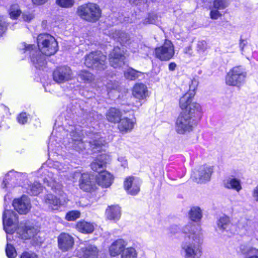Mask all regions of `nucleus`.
I'll list each match as a JSON object with an SVG mask.
<instances>
[{
    "instance_id": "obj_46",
    "label": "nucleus",
    "mask_w": 258,
    "mask_h": 258,
    "mask_svg": "<svg viewBox=\"0 0 258 258\" xmlns=\"http://www.w3.org/2000/svg\"><path fill=\"white\" fill-rule=\"evenodd\" d=\"M20 258H39L35 253L24 252L21 255Z\"/></svg>"
},
{
    "instance_id": "obj_20",
    "label": "nucleus",
    "mask_w": 258,
    "mask_h": 258,
    "mask_svg": "<svg viewBox=\"0 0 258 258\" xmlns=\"http://www.w3.org/2000/svg\"><path fill=\"white\" fill-rule=\"evenodd\" d=\"M132 95L139 100L145 99L148 95L146 86L142 83L136 84L132 89Z\"/></svg>"
},
{
    "instance_id": "obj_60",
    "label": "nucleus",
    "mask_w": 258,
    "mask_h": 258,
    "mask_svg": "<svg viewBox=\"0 0 258 258\" xmlns=\"http://www.w3.org/2000/svg\"><path fill=\"white\" fill-rule=\"evenodd\" d=\"M2 187L3 188H5L7 187V183L5 181H3V182L2 183Z\"/></svg>"
},
{
    "instance_id": "obj_2",
    "label": "nucleus",
    "mask_w": 258,
    "mask_h": 258,
    "mask_svg": "<svg viewBox=\"0 0 258 258\" xmlns=\"http://www.w3.org/2000/svg\"><path fill=\"white\" fill-rule=\"evenodd\" d=\"M185 234L181 245V253L185 258H199L202 255L203 235L201 228L192 223L184 226L182 229Z\"/></svg>"
},
{
    "instance_id": "obj_12",
    "label": "nucleus",
    "mask_w": 258,
    "mask_h": 258,
    "mask_svg": "<svg viewBox=\"0 0 258 258\" xmlns=\"http://www.w3.org/2000/svg\"><path fill=\"white\" fill-rule=\"evenodd\" d=\"M44 203L48 208L51 210H57L67 203L65 198H57L52 194L47 195L44 199Z\"/></svg>"
},
{
    "instance_id": "obj_17",
    "label": "nucleus",
    "mask_w": 258,
    "mask_h": 258,
    "mask_svg": "<svg viewBox=\"0 0 258 258\" xmlns=\"http://www.w3.org/2000/svg\"><path fill=\"white\" fill-rule=\"evenodd\" d=\"M92 178L88 173L82 174L79 180L80 188L85 192H92L94 191L97 187L92 181Z\"/></svg>"
},
{
    "instance_id": "obj_5",
    "label": "nucleus",
    "mask_w": 258,
    "mask_h": 258,
    "mask_svg": "<svg viewBox=\"0 0 258 258\" xmlns=\"http://www.w3.org/2000/svg\"><path fill=\"white\" fill-rule=\"evenodd\" d=\"M195 115L187 112H181L175 123V130L176 133L183 135L191 132L195 124Z\"/></svg>"
},
{
    "instance_id": "obj_43",
    "label": "nucleus",
    "mask_w": 258,
    "mask_h": 258,
    "mask_svg": "<svg viewBox=\"0 0 258 258\" xmlns=\"http://www.w3.org/2000/svg\"><path fill=\"white\" fill-rule=\"evenodd\" d=\"M28 115L25 112L20 113L17 117V120L20 124H23L27 122Z\"/></svg>"
},
{
    "instance_id": "obj_21",
    "label": "nucleus",
    "mask_w": 258,
    "mask_h": 258,
    "mask_svg": "<svg viewBox=\"0 0 258 258\" xmlns=\"http://www.w3.org/2000/svg\"><path fill=\"white\" fill-rule=\"evenodd\" d=\"M135 123L136 120L135 118L124 117L120 120L118 128L122 133H127L132 131Z\"/></svg>"
},
{
    "instance_id": "obj_42",
    "label": "nucleus",
    "mask_w": 258,
    "mask_h": 258,
    "mask_svg": "<svg viewBox=\"0 0 258 258\" xmlns=\"http://www.w3.org/2000/svg\"><path fill=\"white\" fill-rule=\"evenodd\" d=\"M199 85V81L197 79L194 78L189 84V89L187 93L194 92L196 94V90Z\"/></svg>"
},
{
    "instance_id": "obj_26",
    "label": "nucleus",
    "mask_w": 258,
    "mask_h": 258,
    "mask_svg": "<svg viewBox=\"0 0 258 258\" xmlns=\"http://www.w3.org/2000/svg\"><path fill=\"white\" fill-rule=\"evenodd\" d=\"M121 115L120 110L115 108H110L106 114L107 119L113 123H116L120 121Z\"/></svg>"
},
{
    "instance_id": "obj_59",
    "label": "nucleus",
    "mask_w": 258,
    "mask_h": 258,
    "mask_svg": "<svg viewBox=\"0 0 258 258\" xmlns=\"http://www.w3.org/2000/svg\"><path fill=\"white\" fill-rule=\"evenodd\" d=\"M130 3L138 5L141 0H128Z\"/></svg>"
},
{
    "instance_id": "obj_22",
    "label": "nucleus",
    "mask_w": 258,
    "mask_h": 258,
    "mask_svg": "<svg viewBox=\"0 0 258 258\" xmlns=\"http://www.w3.org/2000/svg\"><path fill=\"white\" fill-rule=\"evenodd\" d=\"M108 158L109 157L106 155L102 154L100 155L91 163V167L92 169L100 173L101 172V169H103L105 167Z\"/></svg>"
},
{
    "instance_id": "obj_1",
    "label": "nucleus",
    "mask_w": 258,
    "mask_h": 258,
    "mask_svg": "<svg viewBox=\"0 0 258 258\" xmlns=\"http://www.w3.org/2000/svg\"><path fill=\"white\" fill-rule=\"evenodd\" d=\"M39 50H35L33 45L22 44L25 51H29L31 61L36 68L40 69L46 64L45 55L54 54L58 50V44L54 37L48 34H41L37 37Z\"/></svg>"
},
{
    "instance_id": "obj_39",
    "label": "nucleus",
    "mask_w": 258,
    "mask_h": 258,
    "mask_svg": "<svg viewBox=\"0 0 258 258\" xmlns=\"http://www.w3.org/2000/svg\"><path fill=\"white\" fill-rule=\"evenodd\" d=\"M6 252L9 258H15L17 256V252L14 247L10 244H7Z\"/></svg>"
},
{
    "instance_id": "obj_32",
    "label": "nucleus",
    "mask_w": 258,
    "mask_h": 258,
    "mask_svg": "<svg viewBox=\"0 0 258 258\" xmlns=\"http://www.w3.org/2000/svg\"><path fill=\"white\" fill-rule=\"evenodd\" d=\"M137 256V251L133 247L125 248L121 253V258H136Z\"/></svg>"
},
{
    "instance_id": "obj_9",
    "label": "nucleus",
    "mask_w": 258,
    "mask_h": 258,
    "mask_svg": "<svg viewBox=\"0 0 258 258\" xmlns=\"http://www.w3.org/2000/svg\"><path fill=\"white\" fill-rule=\"evenodd\" d=\"M157 58L162 61H167L172 58L175 51L174 47L171 41L166 40L163 45L155 50Z\"/></svg>"
},
{
    "instance_id": "obj_16",
    "label": "nucleus",
    "mask_w": 258,
    "mask_h": 258,
    "mask_svg": "<svg viewBox=\"0 0 258 258\" xmlns=\"http://www.w3.org/2000/svg\"><path fill=\"white\" fill-rule=\"evenodd\" d=\"M212 171L211 167L202 166L194 171L192 176L198 182H204L210 179Z\"/></svg>"
},
{
    "instance_id": "obj_38",
    "label": "nucleus",
    "mask_w": 258,
    "mask_h": 258,
    "mask_svg": "<svg viewBox=\"0 0 258 258\" xmlns=\"http://www.w3.org/2000/svg\"><path fill=\"white\" fill-rule=\"evenodd\" d=\"M228 5L227 0H215L213 2L214 8L217 10L224 9Z\"/></svg>"
},
{
    "instance_id": "obj_58",
    "label": "nucleus",
    "mask_w": 258,
    "mask_h": 258,
    "mask_svg": "<svg viewBox=\"0 0 258 258\" xmlns=\"http://www.w3.org/2000/svg\"><path fill=\"white\" fill-rule=\"evenodd\" d=\"M56 164H55V166L58 167V170L61 171L62 172H64L66 170V169L63 168V166L61 164H60L59 163H57Z\"/></svg>"
},
{
    "instance_id": "obj_49",
    "label": "nucleus",
    "mask_w": 258,
    "mask_h": 258,
    "mask_svg": "<svg viewBox=\"0 0 258 258\" xmlns=\"http://www.w3.org/2000/svg\"><path fill=\"white\" fill-rule=\"evenodd\" d=\"M75 148L77 150H82L86 148L85 146L84 143L81 140L75 141Z\"/></svg>"
},
{
    "instance_id": "obj_25",
    "label": "nucleus",
    "mask_w": 258,
    "mask_h": 258,
    "mask_svg": "<svg viewBox=\"0 0 258 258\" xmlns=\"http://www.w3.org/2000/svg\"><path fill=\"white\" fill-rule=\"evenodd\" d=\"M98 253V250L96 246L89 245L82 248L80 251V258H96Z\"/></svg>"
},
{
    "instance_id": "obj_47",
    "label": "nucleus",
    "mask_w": 258,
    "mask_h": 258,
    "mask_svg": "<svg viewBox=\"0 0 258 258\" xmlns=\"http://www.w3.org/2000/svg\"><path fill=\"white\" fill-rule=\"evenodd\" d=\"M221 16V14L217 9H212L211 11L210 17L212 19H217Z\"/></svg>"
},
{
    "instance_id": "obj_41",
    "label": "nucleus",
    "mask_w": 258,
    "mask_h": 258,
    "mask_svg": "<svg viewBox=\"0 0 258 258\" xmlns=\"http://www.w3.org/2000/svg\"><path fill=\"white\" fill-rule=\"evenodd\" d=\"M53 175L52 172H48V177L44 178V182H47L48 185L51 186L52 189L55 188L54 186L55 180L53 177Z\"/></svg>"
},
{
    "instance_id": "obj_7",
    "label": "nucleus",
    "mask_w": 258,
    "mask_h": 258,
    "mask_svg": "<svg viewBox=\"0 0 258 258\" xmlns=\"http://www.w3.org/2000/svg\"><path fill=\"white\" fill-rule=\"evenodd\" d=\"M246 76V72L242 66L233 67L226 75V83L229 86L239 87L244 83Z\"/></svg>"
},
{
    "instance_id": "obj_50",
    "label": "nucleus",
    "mask_w": 258,
    "mask_h": 258,
    "mask_svg": "<svg viewBox=\"0 0 258 258\" xmlns=\"http://www.w3.org/2000/svg\"><path fill=\"white\" fill-rule=\"evenodd\" d=\"M247 42L246 40H241V41H240V49L242 52V53H243V54L245 52V51L244 50L245 47H246V49L249 47V46L247 45Z\"/></svg>"
},
{
    "instance_id": "obj_55",
    "label": "nucleus",
    "mask_w": 258,
    "mask_h": 258,
    "mask_svg": "<svg viewBox=\"0 0 258 258\" xmlns=\"http://www.w3.org/2000/svg\"><path fill=\"white\" fill-rule=\"evenodd\" d=\"M34 4L40 5L46 3L48 0H32Z\"/></svg>"
},
{
    "instance_id": "obj_36",
    "label": "nucleus",
    "mask_w": 258,
    "mask_h": 258,
    "mask_svg": "<svg viewBox=\"0 0 258 258\" xmlns=\"http://www.w3.org/2000/svg\"><path fill=\"white\" fill-rule=\"evenodd\" d=\"M21 14V11L17 4L12 5L9 10V15L11 18L17 19Z\"/></svg>"
},
{
    "instance_id": "obj_57",
    "label": "nucleus",
    "mask_w": 258,
    "mask_h": 258,
    "mask_svg": "<svg viewBox=\"0 0 258 258\" xmlns=\"http://www.w3.org/2000/svg\"><path fill=\"white\" fill-rule=\"evenodd\" d=\"M176 67V64L175 62H171L169 64V70L171 71L175 70Z\"/></svg>"
},
{
    "instance_id": "obj_31",
    "label": "nucleus",
    "mask_w": 258,
    "mask_h": 258,
    "mask_svg": "<svg viewBox=\"0 0 258 258\" xmlns=\"http://www.w3.org/2000/svg\"><path fill=\"white\" fill-rule=\"evenodd\" d=\"M124 75L126 79L134 80L142 75V73L133 69L130 68L125 71Z\"/></svg>"
},
{
    "instance_id": "obj_53",
    "label": "nucleus",
    "mask_w": 258,
    "mask_h": 258,
    "mask_svg": "<svg viewBox=\"0 0 258 258\" xmlns=\"http://www.w3.org/2000/svg\"><path fill=\"white\" fill-rule=\"evenodd\" d=\"M33 15L30 13L24 14L23 15V18L25 21H30L33 19Z\"/></svg>"
},
{
    "instance_id": "obj_27",
    "label": "nucleus",
    "mask_w": 258,
    "mask_h": 258,
    "mask_svg": "<svg viewBox=\"0 0 258 258\" xmlns=\"http://www.w3.org/2000/svg\"><path fill=\"white\" fill-rule=\"evenodd\" d=\"M77 229L84 233H92L94 229V226L93 224L87 222L86 221H80L76 224Z\"/></svg>"
},
{
    "instance_id": "obj_51",
    "label": "nucleus",
    "mask_w": 258,
    "mask_h": 258,
    "mask_svg": "<svg viewBox=\"0 0 258 258\" xmlns=\"http://www.w3.org/2000/svg\"><path fill=\"white\" fill-rule=\"evenodd\" d=\"M117 160L120 163V165L124 168L127 166V162L124 157L119 156L118 157Z\"/></svg>"
},
{
    "instance_id": "obj_33",
    "label": "nucleus",
    "mask_w": 258,
    "mask_h": 258,
    "mask_svg": "<svg viewBox=\"0 0 258 258\" xmlns=\"http://www.w3.org/2000/svg\"><path fill=\"white\" fill-rule=\"evenodd\" d=\"M79 78L84 83H88L91 82L94 79V76L90 72L82 70L78 74Z\"/></svg>"
},
{
    "instance_id": "obj_13",
    "label": "nucleus",
    "mask_w": 258,
    "mask_h": 258,
    "mask_svg": "<svg viewBox=\"0 0 258 258\" xmlns=\"http://www.w3.org/2000/svg\"><path fill=\"white\" fill-rule=\"evenodd\" d=\"M57 242L59 249L64 252L71 250L75 242L74 237L67 233L60 234Z\"/></svg>"
},
{
    "instance_id": "obj_24",
    "label": "nucleus",
    "mask_w": 258,
    "mask_h": 258,
    "mask_svg": "<svg viewBox=\"0 0 258 258\" xmlns=\"http://www.w3.org/2000/svg\"><path fill=\"white\" fill-rule=\"evenodd\" d=\"M105 214L110 220H118L121 216L120 208L117 205L109 206L106 210Z\"/></svg>"
},
{
    "instance_id": "obj_35",
    "label": "nucleus",
    "mask_w": 258,
    "mask_h": 258,
    "mask_svg": "<svg viewBox=\"0 0 258 258\" xmlns=\"http://www.w3.org/2000/svg\"><path fill=\"white\" fill-rule=\"evenodd\" d=\"M42 190V186L37 182H35L29 186L28 192L34 196L38 195Z\"/></svg>"
},
{
    "instance_id": "obj_30",
    "label": "nucleus",
    "mask_w": 258,
    "mask_h": 258,
    "mask_svg": "<svg viewBox=\"0 0 258 258\" xmlns=\"http://www.w3.org/2000/svg\"><path fill=\"white\" fill-rule=\"evenodd\" d=\"M189 216L192 221H199L202 217V210L199 207H192L190 210Z\"/></svg>"
},
{
    "instance_id": "obj_10",
    "label": "nucleus",
    "mask_w": 258,
    "mask_h": 258,
    "mask_svg": "<svg viewBox=\"0 0 258 258\" xmlns=\"http://www.w3.org/2000/svg\"><path fill=\"white\" fill-rule=\"evenodd\" d=\"M53 78L55 82L62 83L71 80L73 78V74L70 68L62 66L55 70L53 72Z\"/></svg>"
},
{
    "instance_id": "obj_14",
    "label": "nucleus",
    "mask_w": 258,
    "mask_h": 258,
    "mask_svg": "<svg viewBox=\"0 0 258 258\" xmlns=\"http://www.w3.org/2000/svg\"><path fill=\"white\" fill-rule=\"evenodd\" d=\"M13 205L15 209L21 214H26L31 208L30 200L26 196L14 200Z\"/></svg>"
},
{
    "instance_id": "obj_28",
    "label": "nucleus",
    "mask_w": 258,
    "mask_h": 258,
    "mask_svg": "<svg viewBox=\"0 0 258 258\" xmlns=\"http://www.w3.org/2000/svg\"><path fill=\"white\" fill-rule=\"evenodd\" d=\"M241 252L243 254H251L245 258H258V249L248 245H241Z\"/></svg>"
},
{
    "instance_id": "obj_15",
    "label": "nucleus",
    "mask_w": 258,
    "mask_h": 258,
    "mask_svg": "<svg viewBox=\"0 0 258 258\" xmlns=\"http://www.w3.org/2000/svg\"><path fill=\"white\" fill-rule=\"evenodd\" d=\"M124 59V51L119 47H115L109 55V62L115 68L123 64Z\"/></svg>"
},
{
    "instance_id": "obj_4",
    "label": "nucleus",
    "mask_w": 258,
    "mask_h": 258,
    "mask_svg": "<svg viewBox=\"0 0 258 258\" xmlns=\"http://www.w3.org/2000/svg\"><path fill=\"white\" fill-rule=\"evenodd\" d=\"M194 96L195 93L190 92L186 93L180 97L179 105L181 110H184L182 112L197 115L202 112L201 105L199 103L193 101Z\"/></svg>"
},
{
    "instance_id": "obj_18",
    "label": "nucleus",
    "mask_w": 258,
    "mask_h": 258,
    "mask_svg": "<svg viewBox=\"0 0 258 258\" xmlns=\"http://www.w3.org/2000/svg\"><path fill=\"white\" fill-rule=\"evenodd\" d=\"M96 182L102 187L107 188L112 183L113 177L112 174L107 171H103L96 176Z\"/></svg>"
},
{
    "instance_id": "obj_52",
    "label": "nucleus",
    "mask_w": 258,
    "mask_h": 258,
    "mask_svg": "<svg viewBox=\"0 0 258 258\" xmlns=\"http://www.w3.org/2000/svg\"><path fill=\"white\" fill-rule=\"evenodd\" d=\"M252 197L256 202H258V185L253 189Z\"/></svg>"
},
{
    "instance_id": "obj_45",
    "label": "nucleus",
    "mask_w": 258,
    "mask_h": 258,
    "mask_svg": "<svg viewBox=\"0 0 258 258\" xmlns=\"http://www.w3.org/2000/svg\"><path fill=\"white\" fill-rule=\"evenodd\" d=\"M157 16L155 15H149V17L145 20L144 23L154 24L156 22Z\"/></svg>"
},
{
    "instance_id": "obj_8",
    "label": "nucleus",
    "mask_w": 258,
    "mask_h": 258,
    "mask_svg": "<svg viewBox=\"0 0 258 258\" xmlns=\"http://www.w3.org/2000/svg\"><path fill=\"white\" fill-rule=\"evenodd\" d=\"M106 59V56L100 51L91 52L85 57L84 64L88 68L102 70L104 69Z\"/></svg>"
},
{
    "instance_id": "obj_37",
    "label": "nucleus",
    "mask_w": 258,
    "mask_h": 258,
    "mask_svg": "<svg viewBox=\"0 0 258 258\" xmlns=\"http://www.w3.org/2000/svg\"><path fill=\"white\" fill-rule=\"evenodd\" d=\"M80 215L79 211H71L67 213L65 219L68 221H75L80 217Z\"/></svg>"
},
{
    "instance_id": "obj_34",
    "label": "nucleus",
    "mask_w": 258,
    "mask_h": 258,
    "mask_svg": "<svg viewBox=\"0 0 258 258\" xmlns=\"http://www.w3.org/2000/svg\"><path fill=\"white\" fill-rule=\"evenodd\" d=\"M112 37L123 45L126 44L128 41V35L123 32L116 31L113 34Z\"/></svg>"
},
{
    "instance_id": "obj_48",
    "label": "nucleus",
    "mask_w": 258,
    "mask_h": 258,
    "mask_svg": "<svg viewBox=\"0 0 258 258\" xmlns=\"http://www.w3.org/2000/svg\"><path fill=\"white\" fill-rule=\"evenodd\" d=\"M6 23L3 17H0V36H2L5 32Z\"/></svg>"
},
{
    "instance_id": "obj_56",
    "label": "nucleus",
    "mask_w": 258,
    "mask_h": 258,
    "mask_svg": "<svg viewBox=\"0 0 258 258\" xmlns=\"http://www.w3.org/2000/svg\"><path fill=\"white\" fill-rule=\"evenodd\" d=\"M107 89L109 90H114L117 88L116 85H113L112 82L109 83L107 85Z\"/></svg>"
},
{
    "instance_id": "obj_29",
    "label": "nucleus",
    "mask_w": 258,
    "mask_h": 258,
    "mask_svg": "<svg viewBox=\"0 0 258 258\" xmlns=\"http://www.w3.org/2000/svg\"><path fill=\"white\" fill-rule=\"evenodd\" d=\"M231 225L230 219L226 216L221 217L217 221L218 227L221 230H228Z\"/></svg>"
},
{
    "instance_id": "obj_6",
    "label": "nucleus",
    "mask_w": 258,
    "mask_h": 258,
    "mask_svg": "<svg viewBox=\"0 0 258 258\" xmlns=\"http://www.w3.org/2000/svg\"><path fill=\"white\" fill-rule=\"evenodd\" d=\"M77 14L84 20L95 22L100 18L101 10L97 5L88 3L79 6L77 9Z\"/></svg>"
},
{
    "instance_id": "obj_11",
    "label": "nucleus",
    "mask_w": 258,
    "mask_h": 258,
    "mask_svg": "<svg viewBox=\"0 0 258 258\" xmlns=\"http://www.w3.org/2000/svg\"><path fill=\"white\" fill-rule=\"evenodd\" d=\"M141 181L135 177H126L123 183L124 188L128 194L132 196L137 195L140 190Z\"/></svg>"
},
{
    "instance_id": "obj_40",
    "label": "nucleus",
    "mask_w": 258,
    "mask_h": 258,
    "mask_svg": "<svg viewBox=\"0 0 258 258\" xmlns=\"http://www.w3.org/2000/svg\"><path fill=\"white\" fill-rule=\"evenodd\" d=\"M74 0H56V4L62 8H71L74 6Z\"/></svg>"
},
{
    "instance_id": "obj_54",
    "label": "nucleus",
    "mask_w": 258,
    "mask_h": 258,
    "mask_svg": "<svg viewBox=\"0 0 258 258\" xmlns=\"http://www.w3.org/2000/svg\"><path fill=\"white\" fill-rule=\"evenodd\" d=\"M179 228L177 225L172 226L170 228V231L172 234H175L179 231Z\"/></svg>"
},
{
    "instance_id": "obj_23",
    "label": "nucleus",
    "mask_w": 258,
    "mask_h": 258,
    "mask_svg": "<svg viewBox=\"0 0 258 258\" xmlns=\"http://www.w3.org/2000/svg\"><path fill=\"white\" fill-rule=\"evenodd\" d=\"M225 187L232 189L238 192L242 189L241 180L233 176H230L223 181Z\"/></svg>"
},
{
    "instance_id": "obj_44",
    "label": "nucleus",
    "mask_w": 258,
    "mask_h": 258,
    "mask_svg": "<svg viewBox=\"0 0 258 258\" xmlns=\"http://www.w3.org/2000/svg\"><path fill=\"white\" fill-rule=\"evenodd\" d=\"M104 141L102 139H100L99 140H95L93 142H90L89 144L93 149L95 148H97L98 147H100L102 145H104Z\"/></svg>"
},
{
    "instance_id": "obj_3",
    "label": "nucleus",
    "mask_w": 258,
    "mask_h": 258,
    "mask_svg": "<svg viewBox=\"0 0 258 258\" xmlns=\"http://www.w3.org/2000/svg\"><path fill=\"white\" fill-rule=\"evenodd\" d=\"M3 220L4 229L8 234H12L16 230L19 237L28 239L33 237L37 233V229L34 227L26 226L23 223H20L16 229L18 218L17 214L12 211L6 210L3 214Z\"/></svg>"
},
{
    "instance_id": "obj_19",
    "label": "nucleus",
    "mask_w": 258,
    "mask_h": 258,
    "mask_svg": "<svg viewBox=\"0 0 258 258\" xmlns=\"http://www.w3.org/2000/svg\"><path fill=\"white\" fill-rule=\"evenodd\" d=\"M127 245V242L123 239H118L114 241L109 247L111 256H116L121 254Z\"/></svg>"
}]
</instances>
